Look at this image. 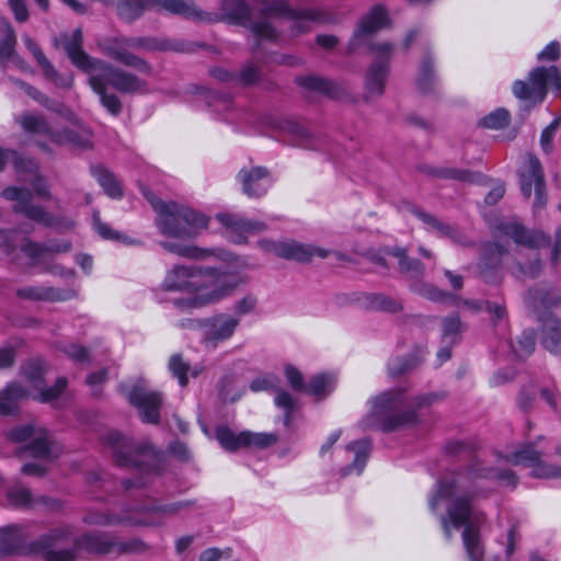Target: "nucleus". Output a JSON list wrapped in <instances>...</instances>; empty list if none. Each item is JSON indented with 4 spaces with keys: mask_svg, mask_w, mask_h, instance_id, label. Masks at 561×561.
Returning <instances> with one entry per match:
<instances>
[{
    "mask_svg": "<svg viewBox=\"0 0 561 561\" xmlns=\"http://www.w3.org/2000/svg\"><path fill=\"white\" fill-rule=\"evenodd\" d=\"M480 478H496L507 485L516 484L514 472L483 468L476 463L465 472L443 477L428 495V507L433 514L440 512L443 506L446 508V514H440L439 519L447 540L453 538V528L463 527L461 538L469 561H482L484 557L480 527L485 517L471 505V500L476 495L474 482Z\"/></svg>",
    "mask_w": 561,
    "mask_h": 561,
    "instance_id": "1",
    "label": "nucleus"
},
{
    "mask_svg": "<svg viewBox=\"0 0 561 561\" xmlns=\"http://www.w3.org/2000/svg\"><path fill=\"white\" fill-rule=\"evenodd\" d=\"M438 399L435 393L408 398L405 390L393 388L370 400V412L360 421L363 430L393 432L421 422L420 412Z\"/></svg>",
    "mask_w": 561,
    "mask_h": 561,
    "instance_id": "2",
    "label": "nucleus"
},
{
    "mask_svg": "<svg viewBox=\"0 0 561 561\" xmlns=\"http://www.w3.org/2000/svg\"><path fill=\"white\" fill-rule=\"evenodd\" d=\"M140 191L157 213L156 225L162 236L187 241L207 228L208 218L205 215L175 202H162L145 185H140Z\"/></svg>",
    "mask_w": 561,
    "mask_h": 561,
    "instance_id": "3",
    "label": "nucleus"
},
{
    "mask_svg": "<svg viewBox=\"0 0 561 561\" xmlns=\"http://www.w3.org/2000/svg\"><path fill=\"white\" fill-rule=\"evenodd\" d=\"M493 242H486L481 248L480 268L484 274L488 270L501 266L503 256L508 254V244L501 243L504 237L511 238L517 245L528 249L546 248L550 244V237L541 230H527L516 219H505L492 228Z\"/></svg>",
    "mask_w": 561,
    "mask_h": 561,
    "instance_id": "4",
    "label": "nucleus"
},
{
    "mask_svg": "<svg viewBox=\"0 0 561 561\" xmlns=\"http://www.w3.org/2000/svg\"><path fill=\"white\" fill-rule=\"evenodd\" d=\"M257 10L262 14V20L251 25V33L256 42L253 47L254 51L261 42H276L278 39V32L271 22L273 18L285 15L293 20L291 32L294 35L309 31L310 23H324L327 21L322 12L317 9L293 10L285 1H262Z\"/></svg>",
    "mask_w": 561,
    "mask_h": 561,
    "instance_id": "5",
    "label": "nucleus"
},
{
    "mask_svg": "<svg viewBox=\"0 0 561 561\" xmlns=\"http://www.w3.org/2000/svg\"><path fill=\"white\" fill-rule=\"evenodd\" d=\"M548 87L561 95V73L556 66L536 67L528 73L527 80H516L512 91L517 99L538 104L546 99Z\"/></svg>",
    "mask_w": 561,
    "mask_h": 561,
    "instance_id": "6",
    "label": "nucleus"
},
{
    "mask_svg": "<svg viewBox=\"0 0 561 561\" xmlns=\"http://www.w3.org/2000/svg\"><path fill=\"white\" fill-rule=\"evenodd\" d=\"M151 8L191 19H205L192 0H118L117 2L118 15L127 22L135 21Z\"/></svg>",
    "mask_w": 561,
    "mask_h": 561,
    "instance_id": "7",
    "label": "nucleus"
},
{
    "mask_svg": "<svg viewBox=\"0 0 561 561\" xmlns=\"http://www.w3.org/2000/svg\"><path fill=\"white\" fill-rule=\"evenodd\" d=\"M91 76L100 78L104 84L119 93L142 94L148 91V83L145 79L102 59Z\"/></svg>",
    "mask_w": 561,
    "mask_h": 561,
    "instance_id": "8",
    "label": "nucleus"
},
{
    "mask_svg": "<svg viewBox=\"0 0 561 561\" xmlns=\"http://www.w3.org/2000/svg\"><path fill=\"white\" fill-rule=\"evenodd\" d=\"M369 49L376 54V61L370 65L365 78L364 99L367 102L380 98L385 92L388 77L387 62L392 53V45L389 43L369 44Z\"/></svg>",
    "mask_w": 561,
    "mask_h": 561,
    "instance_id": "9",
    "label": "nucleus"
},
{
    "mask_svg": "<svg viewBox=\"0 0 561 561\" xmlns=\"http://www.w3.org/2000/svg\"><path fill=\"white\" fill-rule=\"evenodd\" d=\"M520 191L526 198L535 190L534 209L540 210L547 205V193L541 163L534 154H527L519 173Z\"/></svg>",
    "mask_w": 561,
    "mask_h": 561,
    "instance_id": "10",
    "label": "nucleus"
},
{
    "mask_svg": "<svg viewBox=\"0 0 561 561\" xmlns=\"http://www.w3.org/2000/svg\"><path fill=\"white\" fill-rule=\"evenodd\" d=\"M257 245L267 253H273L282 259L294 260L300 263L309 262L313 257L323 259L328 255L325 249L312 244L299 243L294 240L274 241L262 239L257 241Z\"/></svg>",
    "mask_w": 561,
    "mask_h": 561,
    "instance_id": "11",
    "label": "nucleus"
},
{
    "mask_svg": "<svg viewBox=\"0 0 561 561\" xmlns=\"http://www.w3.org/2000/svg\"><path fill=\"white\" fill-rule=\"evenodd\" d=\"M127 41L128 37L105 38L99 43V48L111 59L137 70L140 75L151 76L152 66L144 58L133 54Z\"/></svg>",
    "mask_w": 561,
    "mask_h": 561,
    "instance_id": "12",
    "label": "nucleus"
},
{
    "mask_svg": "<svg viewBox=\"0 0 561 561\" xmlns=\"http://www.w3.org/2000/svg\"><path fill=\"white\" fill-rule=\"evenodd\" d=\"M561 455V446L557 449ZM542 450L535 444H526L507 456V460L515 466L533 468L531 476L536 478H561V467H552L541 461Z\"/></svg>",
    "mask_w": 561,
    "mask_h": 561,
    "instance_id": "13",
    "label": "nucleus"
},
{
    "mask_svg": "<svg viewBox=\"0 0 561 561\" xmlns=\"http://www.w3.org/2000/svg\"><path fill=\"white\" fill-rule=\"evenodd\" d=\"M104 443L112 449L115 461L119 466H138L137 455L153 454L152 445L148 443L136 445L134 440L116 431L107 433Z\"/></svg>",
    "mask_w": 561,
    "mask_h": 561,
    "instance_id": "14",
    "label": "nucleus"
},
{
    "mask_svg": "<svg viewBox=\"0 0 561 561\" xmlns=\"http://www.w3.org/2000/svg\"><path fill=\"white\" fill-rule=\"evenodd\" d=\"M240 319L229 313H217L203 320V342L207 346L216 347L219 343L228 341L233 336Z\"/></svg>",
    "mask_w": 561,
    "mask_h": 561,
    "instance_id": "15",
    "label": "nucleus"
},
{
    "mask_svg": "<svg viewBox=\"0 0 561 561\" xmlns=\"http://www.w3.org/2000/svg\"><path fill=\"white\" fill-rule=\"evenodd\" d=\"M237 285L233 275L209 270L202 272V290L199 293H202L206 305H209L229 296Z\"/></svg>",
    "mask_w": 561,
    "mask_h": 561,
    "instance_id": "16",
    "label": "nucleus"
},
{
    "mask_svg": "<svg viewBox=\"0 0 561 561\" xmlns=\"http://www.w3.org/2000/svg\"><path fill=\"white\" fill-rule=\"evenodd\" d=\"M57 43L61 44L72 65L81 71L89 73V76L101 61V59L93 58L83 50V34L80 28H76L71 33L61 34Z\"/></svg>",
    "mask_w": 561,
    "mask_h": 561,
    "instance_id": "17",
    "label": "nucleus"
},
{
    "mask_svg": "<svg viewBox=\"0 0 561 561\" xmlns=\"http://www.w3.org/2000/svg\"><path fill=\"white\" fill-rule=\"evenodd\" d=\"M388 23L387 12L381 7H375L360 20L357 28L351 37L347 50L348 53L355 51L357 48L368 45L370 37L385 27Z\"/></svg>",
    "mask_w": 561,
    "mask_h": 561,
    "instance_id": "18",
    "label": "nucleus"
},
{
    "mask_svg": "<svg viewBox=\"0 0 561 561\" xmlns=\"http://www.w3.org/2000/svg\"><path fill=\"white\" fill-rule=\"evenodd\" d=\"M44 364L41 360H31L23 366V375L34 390L38 391L36 399L43 403L51 402L66 389L67 379L60 377L51 388H43Z\"/></svg>",
    "mask_w": 561,
    "mask_h": 561,
    "instance_id": "19",
    "label": "nucleus"
},
{
    "mask_svg": "<svg viewBox=\"0 0 561 561\" xmlns=\"http://www.w3.org/2000/svg\"><path fill=\"white\" fill-rule=\"evenodd\" d=\"M163 287L171 291L199 293L202 290V271L193 266L175 265L168 272Z\"/></svg>",
    "mask_w": 561,
    "mask_h": 561,
    "instance_id": "20",
    "label": "nucleus"
},
{
    "mask_svg": "<svg viewBox=\"0 0 561 561\" xmlns=\"http://www.w3.org/2000/svg\"><path fill=\"white\" fill-rule=\"evenodd\" d=\"M129 402L138 408L141 420L146 423L157 424L160 419V407L162 397L159 392L137 385L128 396Z\"/></svg>",
    "mask_w": 561,
    "mask_h": 561,
    "instance_id": "21",
    "label": "nucleus"
},
{
    "mask_svg": "<svg viewBox=\"0 0 561 561\" xmlns=\"http://www.w3.org/2000/svg\"><path fill=\"white\" fill-rule=\"evenodd\" d=\"M218 221L226 227V236L233 243H244L248 234L257 233L266 229V225L262 221L248 220L237 214H218Z\"/></svg>",
    "mask_w": 561,
    "mask_h": 561,
    "instance_id": "22",
    "label": "nucleus"
},
{
    "mask_svg": "<svg viewBox=\"0 0 561 561\" xmlns=\"http://www.w3.org/2000/svg\"><path fill=\"white\" fill-rule=\"evenodd\" d=\"M23 43L26 48L32 53L34 59L37 65L41 67L43 76L46 80L51 82L55 87L60 89L69 90L73 85V76L61 75L54 65L49 61V59L45 56L39 46L35 43V41L30 37L27 34L22 36Z\"/></svg>",
    "mask_w": 561,
    "mask_h": 561,
    "instance_id": "23",
    "label": "nucleus"
},
{
    "mask_svg": "<svg viewBox=\"0 0 561 561\" xmlns=\"http://www.w3.org/2000/svg\"><path fill=\"white\" fill-rule=\"evenodd\" d=\"M23 43L26 48L32 53L34 59L37 65L41 67L43 76L46 80L51 82L55 87L60 89L69 90L73 85V76L61 75L54 65L49 61V59L45 56L39 46L35 43V41L30 37L27 34L22 36Z\"/></svg>",
    "mask_w": 561,
    "mask_h": 561,
    "instance_id": "24",
    "label": "nucleus"
},
{
    "mask_svg": "<svg viewBox=\"0 0 561 561\" xmlns=\"http://www.w3.org/2000/svg\"><path fill=\"white\" fill-rule=\"evenodd\" d=\"M9 438L16 443L31 439L27 449L35 458L47 457L50 451L49 434L43 428L31 425L19 426L10 431Z\"/></svg>",
    "mask_w": 561,
    "mask_h": 561,
    "instance_id": "25",
    "label": "nucleus"
},
{
    "mask_svg": "<svg viewBox=\"0 0 561 561\" xmlns=\"http://www.w3.org/2000/svg\"><path fill=\"white\" fill-rule=\"evenodd\" d=\"M268 170L264 167H254L250 170L241 169L238 173V180L242 184V190L249 197H261L266 194L271 186Z\"/></svg>",
    "mask_w": 561,
    "mask_h": 561,
    "instance_id": "26",
    "label": "nucleus"
},
{
    "mask_svg": "<svg viewBox=\"0 0 561 561\" xmlns=\"http://www.w3.org/2000/svg\"><path fill=\"white\" fill-rule=\"evenodd\" d=\"M72 535V530L69 526L53 529L49 534L43 536L35 546L45 549V559L47 561H73L75 553L71 550L55 551L51 548L67 539Z\"/></svg>",
    "mask_w": 561,
    "mask_h": 561,
    "instance_id": "27",
    "label": "nucleus"
},
{
    "mask_svg": "<svg viewBox=\"0 0 561 561\" xmlns=\"http://www.w3.org/2000/svg\"><path fill=\"white\" fill-rule=\"evenodd\" d=\"M16 295L20 298L33 301H66L75 298L77 294L71 288L26 286L18 289Z\"/></svg>",
    "mask_w": 561,
    "mask_h": 561,
    "instance_id": "28",
    "label": "nucleus"
},
{
    "mask_svg": "<svg viewBox=\"0 0 561 561\" xmlns=\"http://www.w3.org/2000/svg\"><path fill=\"white\" fill-rule=\"evenodd\" d=\"M7 496L9 503L15 507L34 508L39 505L46 506L50 510L59 507V504L55 500L47 499L45 496L33 497L31 491L22 485L11 488L8 491Z\"/></svg>",
    "mask_w": 561,
    "mask_h": 561,
    "instance_id": "29",
    "label": "nucleus"
},
{
    "mask_svg": "<svg viewBox=\"0 0 561 561\" xmlns=\"http://www.w3.org/2000/svg\"><path fill=\"white\" fill-rule=\"evenodd\" d=\"M71 243L67 240H51L46 244L27 241L22 247V251L33 261L34 264L41 263L47 255L55 253H67L71 250Z\"/></svg>",
    "mask_w": 561,
    "mask_h": 561,
    "instance_id": "30",
    "label": "nucleus"
},
{
    "mask_svg": "<svg viewBox=\"0 0 561 561\" xmlns=\"http://www.w3.org/2000/svg\"><path fill=\"white\" fill-rule=\"evenodd\" d=\"M541 324L540 342L549 352H558L561 344V322L551 313L539 318Z\"/></svg>",
    "mask_w": 561,
    "mask_h": 561,
    "instance_id": "31",
    "label": "nucleus"
},
{
    "mask_svg": "<svg viewBox=\"0 0 561 561\" xmlns=\"http://www.w3.org/2000/svg\"><path fill=\"white\" fill-rule=\"evenodd\" d=\"M11 81L23 89L27 95L37 101L41 105L47 110L58 114L61 117L70 119L72 112L61 102L49 99L47 95L42 93L38 89L27 84L19 79H11Z\"/></svg>",
    "mask_w": 561,
    "mask_h": 561,
    "instance_id": "32",
    "label": "nucleus"
},
{
    "mask_svg": "<svg viewBox=\"0 0 561 561\" xmlns=\"http://www.w3.org/2000/svg\"><path fill=\"white\" fill-rule=\"evenodd\" d=\"M221 19L237 25H245L251 15V9L244 0H221Z\"/></svg>",
    "mask_w": 561,
    "mask_h": 561,
    "instance_id": "33",
    "label": "nucleus"
},
{
    "mask_svg": "<svg viewBox=\"0 0 561 561\" xmlns=\"http://www.w3.org/2000/svg\"><path fill=\"white\" fill-rule=\"evenodd\" d=\"M28 396L30 391L19 383H9L0 393V414L9 415L15 413L19 409L20 401Z\"/></svg>",
    "mask_w": 561,
    "mask_h": 561,
    "instance_id": "34",
    "label": "nucleus"
},
{
    "mask_svg": "<svg viewBox=\"0 0 561 561\" xmlns=\"http://www.w3.org/2000/svg\"><path fill=\"white\" fill-rule=\"evenodd\" d=\"M388 253L398 259L400 273L412 280H419L424 276L423 264L415 259L408 256L403 248H391Z\"/></svg>",
    "mask_w": 561,
    "mask_h": 561,
    "instance_id": "35",
    "label": "nucleus"
},
{
    "mask_svg": "<svg viewBox=\"0 0 561 561\" xmlns=\"http://www.w3.org/2000/svg\"><path fill=\"white\" fill-rule=\"evenodd\" d=\"M16 122L25 133L46 136L50 141H53V135L57 131L53 129L46 117L43 115L25 113L22 114Z\"/></svg>",
    "mask_w": 561,
    "mask_h": 561,
    "instance_id": "36",
    "label": "nucleus"
},
{
    "mask_svg": "<svg viewBox=\"0 0 561 561\" xmlns=\"http://www.w3.org/2000/svg\"><path fill=\"white\" fill-rule=\"evenodd\" d=\"M296 82L306 90L318 92L331 98H336L342 88L335 82L319 76H305L296 79Z\"/></svg>",
    "mask_w": 561,
    "mask_h": 561,
    "instance_id": "37",
    "label": "nucleus"
},
{
    "mask_svg": "<svg viewBox=\"0 0 561 561\" xmlns=\"http://www.w3.org/2000/svg\"><path fill=\"white\" fill-rule=\"evenodd\" d=\"M525 301L528 307L538 309L539 307L550 308L561 302L560 296L551 288L535 287L527 291Z\"/></svg>",
    "mask_w": 561,
    "mask_h": 561,
    "instance_id": "38",
    "label": "nucleus"
},
{
    "mask_svg": "<svg viewBox=\"0 0 561 561\" xmlns=\"http://www.w3.org/2000/svg\"><path fill=\"white\" fill-rule=\"evenodd\" d=\"M88 83L99 95L101 104L112 114L118 115L122 111V102L114 93L107 92V85L100 78L89 76Z\"/></svg>",
    "mask_w": 561,
    "mask_h": 561,
    "instance_id": "39",
    "label": "nucleus"
},
{
    "mask_svg": "<svg viewBox=\"0 0 561 561\" xmlns=\"http://www.w3.org/2000/svg\"><path fill=\"white\" fill-rule=\"evenodd\" d=\"M346 449L354 453V460L352 465L345 467L342 470L343 476H348L352 472L360 474L368 459V455L370 451V442L366 438L356 440L348 444L346 446Z\"/></svg>",
    "mask_w": 561,
    "mask_h": 561,
    "instance_id": "40",
    "label": "nucleus"
},
{
    "mask_svg": "<svg viewBox=\"0 0 561 561\" xmlns=\"http://www.w3.org/2000/svg\"><path fill=\"white\" fill-rule=\"evenodd\" d=\"M15 213L23 214L28 219L37 221L46 227H55L56 219L47 213L42 206L32 204V197L23 203L15 204Z\"/></svg>",
    "mask_w": 561,
    "mask_h": 561,
    "instance_id": "41",
    "label": "nucleus"
},
{
    "mask_svg": "<svg viewBox=\"0 0 561 561\" xmlns=\"http://www.w3.org/2000/svg\"><path fill=\"white\" fill-rule=\"evenodd\" d=\"M84 522L87 524H91V525H107V526L119 525V524L130 525V526H139V525L148 524L147 522L139 519V518H135L130 515L118 516V515H114V514H104V513H96V512H91V513L87 514L84 517Z\"/></svg>",
    "mask_w": 561,
    "mask_h": 561,
    "instance_id": "42",
    "label": "nucleus"
},
{
    "mask_svg": "<svg viewBox=\"0 0 561 561\" xmlns=\"http://www.w3.org/2000/svg\"><path fill=\"white\" fill-rule=\"evenodd\" d=\"M415 215L428 227V229L435 231L440 237H449L456 242H461V233L453 226L438 220L436 217L417 210Z\"/></svg>",
    "mask_w": 561,
    "mask_h": 561,
    "instance_id": "43",
    "label": "nucleus"
},
{
    "mask_svg": "<svg viewBox=\"0 0 561 561\" xmlns=\"http://www.w3.org/2000/svg\"><path fill=\"white\" fill-rule=\"evenodd\" d=\"M91 172L110 197L121 198L123 196L119 183L107 169L102 165H95L91 168Z\"/></svg>",
    "mask_w": 561,
    "mask_h": 561,
    "instance_id": "44",
    "label": "nucleus"
},
{
    "mask_svg": "<svg viewBox=\"0 0 561 561\" xmlns=\"http://www.w3.org/2000/svg\"><path fill=\"white\" fill-rule=\"evenodd\" d=\"M76 545L80 549H84L88 552L92 553H108L112 551L115 543L101 535L89 534L81 537L76 541Z\"/></svg>",
    "mask_w": 561,
    "mask_h": 561,
    "instance_id": "45",
    "label": "nucleus"
},
{
    "mask_svg": "<svg viewBox=\"0 0 561 561\" xmlns=\"http://www.w3.org/2000/svg\"><path fill=\"white\" fill-rule=\"evenodd\" d=\"M436 83L437 79L434 71L433 59L431 56H425L419 69L416 85L422 93H428L434 90Z\"/></svg>",
    "mask_w": 561,
    "mask_h": 561,
    "instance_id": "46",
    "label": "nucleus"
},
{
    "mask_svg": "<svg viewBox=\"0 0 561 561\" xmlns=\"http://www.w3.org/2000/svg\"><path fill=\"white\" fill-rule=\"evenodd\" d=\"M22 542L21 527L10 525L0 528V557L15 551Z\"/></svg>",
    "mask_w": 561,
    "mask_h": 561,
    "instance_id": "47",
    "label": "nucleus"
},
{
    "mask_svg": "<svg viewBox=\"0 0 561 561\" xmlns=\"http://www.w3.org/2000/svg\"><path fill=\"white\" fill-rule=\"evenodd\" d=\"M160 245L168 252L190 259H204L210 251L195 245L185 244L178 241H161Z\"/></svg>",
    "mask_w": 561,
    "mask_h": 561,
    "instance_id": "48",
    "label": "nucleus"
},
{
    "mask_svg": "<svg viewBox=\"0 0 561 561\" xmlns=\"http://www.w3.org/2000/svg\"><path fill=\"white\" fill-rule=\"evenodd\" d=\"M2 31L5 35L4 38L0 41V65L5 69L8 61L16 54V35L12 26L7 21L2 22Z\"/></svg>",
    "mask_w": 561,
    "mask_h": 561,
    "instance_id": "49",
    "label": "nucleus"
},
{
    "mask_svg": "<svg viewBox=\"0 0 561 561\" xmlns=\"http://www.w3.org/2000/svg\"><path fill=\"white\" fill-rule=\"evenodd\" d=\"M169 369L182 387L187 385L188 375L193 377L197 376V371L193 370L190 364L185 362L180 354H174L170 357Z\"/></svg>",
    "mask_w": 561,
    "mask_h": 561,
    "instance_id": "50",
    "label": "nucleus"
},
{
    "mask_svg": "<svg viewBox=\"0 0 561 561\" xmlns=\"http://www.w3.org/2000/svg\"><path fill=\"white\" fill-rule=\"evenodd\" d=\"M274 392V402L276 407L283 409L285 412L284 424L289 425L291 422V413L296 409L298 401L293 394L283 388L276 387Z\"/></svg>",
    "mask_w": 561,
    "mask_h": 561,
    "instance_id": "51",
    "label": "nucleus"
},
{
    "mask_svg": "<svg viewBox=\"0 0 561 561\" xmlns=\"http://www.w3.org/2000/svg\"><path fill=\"white\" fill-rule=\"evenodd\" d=\"M92 219H93L94 230L103 239L121 241V242L127 243V244L135 243L134 240L121 234L118 231L113 230L107 224L103 222L101 220L99 211L93 213Z\"/></svg>",
    "mask_w": 561,
    "mask_h": 561,
    "instance_id": "52",
    "label": "nucleus"
},
{
    "mask_svg": "<svg viewBox=\"0 0 561 561\" xmlns=\"http://www.w3.org/2000/svg\"><path fill=\"white\" fill-rule=\"evenodd\" d=\"M216 438L222 448L229 451H234L241 447H244L241 439V433L236 434L229 427L220 426L216 428Z\"/></svg>",
    "mask_w": 561,
    "mask_h": 561,
    "instance_id": "53",
    "label": "nucleus"
},
{
    "mask_svg": "<svg viewBox=\"0 0 561 561\" xmlns=\"http://www.w3.org/2000/svg\"><path fill=\"white\" fill-rule=\"evenodd\" d=\"M126 43L130 46V50H168L172 48L169 42L152 37H128Z\"/></svg>",
    "mask_w": 561,
    "mask_h": 561,
    "instance_id": "54",
    "label": "nucleus"
},
{
    "mask_svg": "<svg viewBox=\"0 0 561 561\" xmlns=\"http://www.w3.org/2000/svg\"><path fill=\"white\" fill-rule=\"evenodd\" d=\"M241 439L244 447H257L265 448L274 445L277 442V436L267 433H253V432H241Z\"/></svg>",
    "mask_w": 561,
    "mask_h": 561,
    "instance_id": "55",
    "label": "nucleus"
},
{
    "mask_svg": "<svg viewBox=\"0 0 561 561\" xmlns=\"http://www.w3.org/2000/svg\"><path fill=\"white\" fill-rule=\"evenodd\" d=\"M511 121V115L505 108H496L490 114L485 115L480 124L490 129H500L508 125Z\"/></svg>",
    "mask_w": 561,
    "mask_h": 561,
    "instance_id": "56",
    "label": "nucleus"
},
{
    "mask_svg": "<svg viewBox=\"0 0 561 561\" xmlns=\"http://www.w3.org/2000/svg\"><path fill=\"white\" fill-rule=\"evenodd\" d=\"M53 142L58 145H72L81 148L90 147V141L88 138L80 136L75 130L64 129L61 131H56L53 135Z\"/></svg>",
    "mask_w": 561,
    "mask_h": 561,
    "instance_id": "57",
    "label": "nucleus"
},
{
    "mask_svg": "<svg viewBox=\"0 0 561 561\" xmlns=\"http://www.w3.org/2000/svg\"><path fill=\"white\" fill-rule=\"evenodd\" d=\"M334 378L331 375L321 374L314 376L308 386H306V392L313 396L321 397L332 389Z\"/></svg>",
    "mask_w": 561,
    "mask_h": 561,
    "instance_id": "58",
    "label": "nucleus"
},
{
    "mask_svg": "<svg viewBox=\"0 0 561 561\" xmlns=\"http://www.w3.org/2000/svg\"><path fill=\"white\" fill-rule=\"evenodd\" d=\"M283 130L291 135L299 146H306L311 139V135L308 129L296 121H286L282 126Z\"/></svg>",
    "mask_w": 561,
    "mask_h": 561,
    "instance_id": "59",
    "label": "nucleus"
},
{
    "mask_svg": "<svg viewBox=\"0 0 561 561\" xmlns=\"http://www.w3.org/2000/svg\"><path fill=\"white\" fill-rule=\"evenodd\" d=\"M413 289L423 297L433 301H444L450 297L448 293L427 283H417L413 286Z\"/></svg>",
    "mask_w": 561,
    "mask_h": 561,
    "instance_id": "60",
    "label": "nucleus"
},
{
    "mask_svg": "<svg viewBox=\"0 0 561 561\" xmlns=\"http://www.w3.org/2000/svg\"><path fill=\"white\" fill-rule=\"evenodd\" d=\"M535 350V335L533 331H524L517 343L513 345V351L518 357H526Z\"/></svg>",
    "mask_w": 561,
    "mask_h": 561,
    "instance_id": "61",
    "label": "nucleus"
},
{
    "mask_svg": "<svg viewBox=\"0 0 561 561\" xmlns=\"http://www.w3.org/2000/svg\"><path fill=\"white\" fill-rule=\"evenodd\" d=\"M417 364L419 359L416 357H409L405 359L394 358L389 362L388 371L392 377H397L410 371L416 367Z\"/></svg>",
    "mask_w": 561,
    "mask_h": 561,
    "instance_id": "62",
    "label": "nucleus"
},
{
    "mask_svg": "<svg viewBox=\"0 0 561 561\" xmlns=\"http://www.w3.org/2000/svg\"><path fill=\"white\" fill-rule=\"evenodd\" d=\"M460 330L461 321L458 316L445 318L443 321V342L445 344H451Z\"/></svg>",
    "mask_w": 561,
    "mask_h": 561,
    "instance_id": "63",
    "label": "nucleus"
},
{
    "mask_svg": "<svg viewBox=\"0 0 561 561\" xmlns=\"http://www.w3.org/2000/svg\"><path fill=\"white\" fill-rule=\"evenodd\" d=\"M560 125L561 117H557L542 130L540 136V146L545 152L549 153L552 151L553 138Z\"/></svg>",
    "mask_w": 561,
    "mask_h": 561,
    "instance_id": "64",
    "label": "nucleus"
}]
</instances>
